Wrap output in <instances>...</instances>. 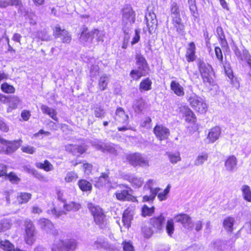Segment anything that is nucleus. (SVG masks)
Returning a JSON list of instances; mask_svg holds the SVG:
<instances>
[{"label": "nucleus", "mask_w": 251, "mask_h": 251, "mask_svg": "<svg viewBox=\"0 0 251 251\" xmlns=\"http://www.w3.org/2000/svg\"><path fill=\"white\" fill-rule=\"evenodd\" d=\"M52 234L56 236L51 246V251H75L77 242L74 239H64V233L56 229L52 230Z\"/></svg>", "instance_id": "f257e3e1"}, {"label": "nucleus", "mask_w": 251, "mask_h": 251, "mask_svg": "<svg viewBox=\"0 0 251 251\" xmlns=\"http://www.w3.org/2000/svg\"><path fill=\"white\" fill-rule=\"evenodd\" d=\"M87 208L93 216L95 224L101 229L108 227V221L102 209L99 206L89 203Z\"/></svg>", "instance_id": "f03ea898"}, {"label": "nucleus", "mask_w": 251, "mask_h": 251, "mask_svg": "<svg viewBox=\"0 0 251 251\" xmlns=\"http://www.w3.org/2000/svg\"><path fill=\"white\" fill-rule=\"evenodd\" d=\"M198 66L203 83L206 86L211 85L214 82L212 77L213 68L211 66L201 60H199Z\"/></svg>", "instance_id": "7ed1b4c3"}, {"label": "nucleus", "mask_w": 251, "mask_h": 251, "mask_svg": "<svg viewBox=\"0 0 251 251\" xmlns=\"http://www.w3.org/2000/svg\"><path fill=\"white\" fill-rule=\"evenodd\" d=\"M135 20V14L131 7H126L123 10L122 30L125 31L131 29L132 25Z\"/></svg>", "instance_id": "20e7f679"}, {"label": "nucleus", "mask_w": 251, "mask_h": 251, "mask_svg": "<svg viewBox=\"0 0 251 251\" xmlns=\"http://www.w3.org/2000/svg\"><path fill=\"white\" fill-rule=\"evenodd\" d=\"M126 158L128 163L134 167H146L149 165L148 160L139 152L127 154Z\"/></svg>", "instance_id": "39448f33"}, {"label": "nucleus", "mask_w": 251, "mask_h": 251, "mask_svg": "<svg viewBox=\"0 0 251 251\" xmlns=\"http://www.w3.org/2000/svg\"><path fill=\"white\" fill-rule=\"evenodd\" d=\"M188 100L192 107L196 111L204 113L207 111V106L203 99L194 93L190 94Z\"/></svg>", "instance_id": "423d86ee"}, {"label": "nucleus", "mask_w": 251, "mask_h": 251, "mask_svg": "<svg viewBox=\"0 0 251 251\" xmlns=\"http://www.w3.org/2000/svg\"><path fill=\"white\" fill-rule=\"evenodd\" d=\"M25 243L32 245L35 241V227L31 220L26 219L25 222Z\"/></svg>", "instance_id": "0eeeda50"}, {"label": "nucleus", "mask_w": 251, "mask_h": 251, "mask_svg": "<svg viewBox=\"0 0 251 251\" xmlns=\"http://www.w3.org/2000/svg\"><path fill=\"white\" fill-rule=\"evenodd\" d=\"M0 143L6 147L4 151L8 154L15 152L21 146L23 141L21 139L10 141L3 139L0 136Z\"/></svg>", "instance_id": "6e6552de"}, {"label": "nucleus", "mask_w": 251, "mask_h": 251, "mask_svg": "<svg viewBox=\"0 0 251 251\" xmlns=\"http://www.w3.org/2000/svg\"><path fill=\"white\" fill-rule=\"evenodd\" d=\"M146 25L150 34L154 33L157 29L158 22L155 14L148 9V12L145 15Z\"/></svg>", "instance_id": "1a4fd4ad"}, {"label": "nucleus", "mask_w": 251, "mask_h": 251, "mask_svg": "<svg viewBox=\"0 0 251 251\" xmlns=\"http://www.w3.org/2000/svg\"><path fill=\"white\" fill-rule=\"evenodd\" d=\"M137 69L131 71L130 75L133 79L138 80L141 77L146 75L149 71V67L147 64L137 65Z\"/></svg>", "instance_id": "9d476101"}, {"label": "nucleus", "mask_w": 251, "mask_h": 251, "mask_svg": "<svg viewBox=\"0 0 251 251\" xmlns=\"http://www.w3.org/2000/svg\"><path fill=\"white\" fill-rule=\"evenodd\" d=\"M65 148L67 152L77 156L83 154L87 150V146L84 144L81 145L67 144Z\"/></svg>", "instance_id": "9b49d317"}, {"label": "nucleus", "mask_w": 251, "mask_h": 251, "mask_svg": "<svg viewBox=\"0 0 251 251\" xmlns=\"http://www.w3.org/2000/svg\"><path fill=\"white\" fill-rule=\"evenodd\" d=\"M120 188H122L121 190H118L115 193L116 198L120 201H133L135 198L133 197L130 194L131 189L126 186H121Z\"/></svg>", "instance_id": "f8f14e48"}, {"label": "nucleus", "mask_w": 251, "mask_h": 251, "mask_svg": "<svg viewBox=\"0 0 251 251\" xmlns=\"http://www.w3.org/2000/svg\"><path fill=\"white\" fill-rule=\"evenodd\" d=\"M156 137L160 140L167 139L170 135V130L163 125H156L153 129Z\"/></svg>", "instance_id": "ddd939ff"}, {"label": "nucleus", "mask_w": 251, "mask_h": 251, "mask_svg": "<svg viewBox=\"0 0 251 251\" xmlns=\"http://www.w3.org/2000/svg\"><path fill=\"white\" fill-rule=\"evenodd\" d=\"M165 219L162 214L158 216L154 217L150 220V225L155 232H160L164 228Z\"/></svg>", "instance_id": "4468645a"}, {"label": "nucleus", "mask_w": 251, "mask_h": 251, "mask_svg": "<svg viewBox=\"0 0 251 251\" xmlns=\"http://www.w3.org/2000/svg\"><path fill=\"white\" fill-rule=\"evenodd\" d=\"M55 37L60 38L63 43H69L72 37L69 32L65 29H62L60 26H56L54 30Z\"/></svg>", "instance_id": "2eb2a0df"}, {"label": "nucleus", "mask_w": 251, "mask_h": 251, "mask_svg": "<svg viewBox=\"0 0 251 251\" xmlns=\"http://www.w3.org/2000/svg\"><path fill=\"white\" fill-rule=\"evenodd\" d=\"M92 246L94 249H100L103 248L108 251H116V247L112 244L107 242L104 238L99 237L93 244Z\"/></svg>", "instance_id": "dca6fc26"}, {"label": "nucleus", "mask_w": 251, "mask_h": 251, "mask_svg": "<svg viewBox=\"0 0 251 251\" xmlns=\"http://www.w3.org/2000/svg\"><path fill=\"white\" fill-rule=\"evenodd\" d=\"M176 221L182 224L183 226L186 229L191 230L193 228L194 224L191 218L186 214H181L175 217Z\"/></svg>", "instance_id": "f3484780"}, {"label": "nucleus", "mask_w": 251, "mask_h": 251, "mask_svg": "<svg viewBox=\"0 0 251 251\" xmlns=\"http://www.w3.org/2000/svg\"><path fill=\"white\" fill-rule=\"evenodd\" d=\"M95 186L98 188L102 187H109L111 186L108 173H102L100 177L96 178Z\"/></svg>", "instance_id": "a211bd4d"}, {"label": "nucleus", "mask_w": 251, "mask_h": 251, "mask_svg": "<svg viewBox=\"0 0 251 251\" xmlns=\"http://www.w3.org/2000/svg\"><path fill=\"white\" fill-rule=\"evenodd\" d=\"M79 40L81 43L85 45L92 42L93 36L91 34V31H89L87 27L83 26L81 28V33Z\"/></svg>", "instance_id": "6ab92c4d"}, {"label": "nucleus", "mask_w": 251, "mask_h": 251, "mask_svg": "<svg viewBox=\"0 0 251 251\" xmlns=\"http://www.w3.org/2000/svg\"><path fill=\"white\" fill-rule=\"evenodd\" d=\"M221 133L220 127L215 126L211 128L208 134L207 139L209 140L208 143H214L219 139Z\"/></svg>", "instance_id": "aec40b11"}, {"label": "nucleus", "mask_w": 251, "mask_h": 251, "mask_svg": "<svg viewBox=\"0 0 251 251\" xmlns=\"http://www.w3.org/2000/svg\"><path fill=\"white\" fill-rule=\"evenodd\" d=\"M188 48L187 49L185 56L188 62L194 61L196 58L195 55L196 46L194 42H190L188 45Z\"/></svg>", "instance_id": "412c9836"}, {"label": "nucleus", "mask_w": 251, "mask_h": 251, "mask_svg": "<svg viewBox=\"0 0 251 251\" xmlns=\"http://www.w3.org/2000/svg\"><path fill=\"white\" fill-rule=\"evenodd\" d=\"M126 179L133 186L139 188L141 187L144 183V179L142 177H137L134 175H128L125 176Z\"/></svg>", "instance_id": "4be33fe9"}, {"label": "nucleus", "mask_w": 251, "mask_h": 251, "mask_svg": "<svg viewBox=\"0 0 251 251\" xmlns=\"http://www.w3.org/2000/svg\"><path fill=\"white\" fill-rule=\"evenodd\" d=\"M38 224L39 226L47 232L50 231L53 228V225L48 219L41 218L38 220Z\"/></svg>", "instance_id": "5701e85b"}, {"label": "nucleus", "mask_w": 251, "mask_h": 251, "mask_svg": "<svg viewBox=\"0 0 251 251\" xmlns=\"http://www.w3.org/2000/svg\"><path fill=\"white\" fill-rule=\"evenodd\" d=\"M41 109L43 113L48 115L53 120L56 122L58 121V118L57 116V112L55 109L43 104L41 107Z\"/></svg>", "instance_id": "b1692460"}, {"label": "nucleus", "mask_w": 251, "mask_h": 251, "mask_svg": "<svg viewBox=\"0 0 251 251\" xmlns=\"http://www.w3.org/2000/svg\"><path fill=\"white\" fill-rule=\"evenodd\" d=\"M237 159L233 156H230L226 161L225 166L226 170L229 172H232L236 168Z\"/></svg>", "instance_id": "393cba45"}, {"label": "nucleus", "mask_w": 251, "mask_h": 251, "mask_svg": "<svg viewBox=\"0 0 251 251\" xmlns=\"http://www.w3.org/2000/svg\"><path fill=\"white\" fill-rule=\"evenodd\" d=\"M235 218L232 217H227L223 221V225L225 229L229 232L233 230V226L235 223Z\"/></svg>", "instance_id": "a878e982"}, {"label": "nucleus", "mask_w": 251, "mask_h": 251, "mask_svg": "<svg viewBox=\"0 0 251 251\" xmlns=\"http://www.w3.org/2000/svg\"><path fill=\"white\" fill-rule=\"evenodd\" d=\"M133 219V212L128 209H126L123 213L122 222L124 225L127 228L130 226L131 221Z\"/></svg>", "instance_id": "bb28decb"}, {"label": "nucleus", "mask_w": 251, "mask_h": 251, "mask_svg": "<svg viewBox=\"0 0 251 251\" xmlns=\"http://www.w3.org/2000/svg\"><path fill=\"white\" fill-rule=\"evenodd\" d=\"M116 120L119 121L123 124H127L128 120V116L125 114V111L122 108H117L116 112Z\"/></svg>", "instance_id": "cd10ccee"}, {"label": "nucleus", "mask_w": 251, "mask_h": 251, "mask_svg": "<svg viewBox=\"0 0 251 251\" xmlns=\"http://www.w3.org/2000/svg\"><path fill=\"white\" fill-rule=\"evenodd\" d=\"M171 88L178 96H182L184 95V89L179 83L175 81H172L171 83Z\"/></svg>", "instance_id": "c85d7f7f"}, {"label": "nucleus", "mask_w": 251, "mask_h": 251, "mask_svg": "<svg viewBox=\"0 0 251 251\" xmlns=\"http://www.w3.org/2000/svg\"><path fill=\"white\" fill-rule=\"evenodd\" d=\"M145 102L143 99L140 98L136 100L132 104V108L135 112L140 113L144 109Z\"/></svg>", "instance_id": "c756f323"}, {"label": "nucleus", "mask_w": 251, "mask_h": 251, "mask_svg": "<svg viewBox=\"0 0 251 251\" xmlns=\"http://www.w3.org/2000/svg\"><path fill=\"white\" fill-rule=\"evenodd\" d=\"M208 158V153L206 152H202L199 154L194 161L196 166L203 165Z\"/></svg>", "instance_id": "7c9ffc66"}, {"label": "nucleus", "mask_w": 251, "mask_h": 251, "mask_svg": "<svg viewBox=\"0 0 251 251\" xmlns=\"http://www.w3.org/2000/svg\"><path fill=\"white\" fill-rule=\"evenodd\" d=\"M119 147L112 143H106L104 144L103 152H109L110 153L117 155Z\"/></svg>", "instance_id": "2f4dec72"}, {"label": "nucleus", "mask_w": 251, "mask_h": 251, "mask_svg": "<svg viewBox=\"0 0 251 251\" xmlns=\"http://www.w3.org/2000/svg\"><path fill=\"white\" fill-rule=\"evenodd\" d=\"M20 102V100L18 97L15 96H9L8 102L9 105V108L7 110L8 112L10 111V109L12 110L17 108Z\"/></svg>", "instance_id": "473e14b6"}, {"label": "nucleus", "mask_w": 251, "mask_h": 251, "mask_svg": "<svg viewBox=\"0 0 251 251\" xmlns=\"http://www.w3.org/2000/svg\"><path fill=\"white\" fill-rule=\"evenodd\" d=\"M78 185L82 191H91L92 186V184L85 179H81L78 182Z\"/></svg>", "instance_id": "72a5a7b5"}, {"label": "nucleus", "mask_w": 251, "mask_h": 251, "mask_svg": "<svg viewBox=\"0 0 251 251\" xmlns=\"http://www.w3.org/2000/svg\"><path fill=\"white\" fill-rule=\"evenodd\" d=\"M166 154L167 155L170 161L172 164H176L181 160V157L179 152L169 151L167 152Z\"/></svg>", "instance_id": "f704fd0d"}, {"label": "nucleus", "mask_w": 251, "mask_h": 251, "mask_svg": "<svg viewBox=\"0 0 251 251\" xmlns=\"http://www.w3.org/2000/svg\"><path fill=\"white\" fill-rule=\"evenodd\" d=\"M91 34H92L93 39L96 38V41L98 42L103 41V38L105 36V32L103 30L94 29L91 31Z\"/></svg>", "instance_id": "c9c22d12"}, {"label": "nucleus", "mask_w": 251, "mask_h": 251, "mask_svg": "<svg viewBox=\"0 0 251 251\" xmlns=\"http://www.w3.org/2000/svg\"><path fill=\"white\" fill-rule=\"evenodd\" d=\"M152 82L149 78L143 79L140 84L139 90L141 92L149 91L151 89Z\"/></svg>", "instance_id": "e433bc0d"}, {"label": "nucleus", "mask_w": 251, "mask_h": 251, "mask_svg": "<svg viewBox=\"0 0 251 251\" xmlns=\"http://www.w3.org/2000/svg\"><path fill=\"white\" fill-rule=\"evenodd\" d=\"M215 249L217 251H228L230 247L226 241H217L215 243Z\"/></svg>", "instance_id": "4c0bfd02"}, {"label": "nucleus", "mask_w": 251, "mask_h": 251, "mask_svg": "<svg viewBox=\"0 0 251 251\" xmlns=\"http://www.w3.org/2000/svg\"><path fill=\"white\" fill-rule=\"evenodd\" d=\"M63 207L67 211L75 212L80 209L81 205L78 203L71 202L68 204H64Z\"/></svg>", "instance_id": "58836bf2"}, {"label": "nucleus", "mask_w": 251, "mask_h": 251, "mask_svg": "<svg viewBox=\"0 0 251 251\" xmlns=\"http://www.w3.org/2000/svg\"><path fill=\"white\" fill-rule=\"evenodd\" d=\"M216 32L218 35L221 45L223 47H226L227 45V41L226 39L225 35L222 27L218 26L216 29Z\"/></svg>", "instance_id": "ea45409f"}, {"label": "nucleus", "mask_w": 251, "mask_h": 251, "mask_svg": "<svg viewBox=\"0 0 251 251\" xmlns=\"http://www.w3.org/2000/svg\"><path fill=\"white\" fill-rule=\"evenodd\" d=\"M31 195L28 193L22 192L18 194L17 200L19 203H26L31 199Z\"/></svg>", "instance_id": "a19ab883"}, {"label": "nucleus", "mask_w": 251, "mask_h": 251, "mask_svg": "<svg viewBox=\"0 0 251 251\" xmlns=\"http://www.w3.org/2000/svg\"><path fill=\"white\" fill-rule=\"evenodd\" d=\"M160 190V189L158 187H156L155 188V189L151 190V192H150V195L149 196L145 195L143 197V201H153Z\"/></svg>", "instance_id": "79ce46f5"}, {"label": "nucleus", "mask_w": 251, "mask_h": 251, "mask_svg": "<svg viewBox=\"0 0 251 251\" xmlns=\"http://www.w3.org/2000/svg\"><path fill=\"white\" fill-rule=\"evenodd\" d=\"M241 190L244 199L248 201L251 202V190L250 186L244 185Z\"/></svg>", "instance_id": "37998d69"}, {"label": "nucleus", "mask_w": 251, "mask_h": 251, "mask_svg": "<svg viewBox=\"0 0 251 251\" xmlns=\"http://www.w3.org/2000/svg\"><path fill=\"white\" fill-rule=\"evenodd\" d=\"M0 248L4 251H14V246L8 240H1L0 242Z\"/></svg>", "instance_id": "c03bdc74"}, {"label": "nucleus", "mask_w": 251, "mask_h": 251, "mask_svg": "<svg viewBox=\"0 0 251 251\" xmlns=\"http://www.w3.org/2000/svg\"><path fill=\"white\" fill-rule=\"evenodd\" d=\"M109 81L108 76L107 75H102L99 80V87L101 91L105 90Z\"/></svg>", "instance_id": "a18cd8bd"}, {"label": "nucleus", "mask_w": 251, "mask_h": 251, "mask_svg": "<svg viewBox=\"0 0 251 251\" xmlns=\"http://www.w3.org/2000/svg\"><path fill=\"white\" fill-rule=\"evenodd\" d=\"M184 110L185 120L188 122H194L195 116L193 111L188 107H184Z\"/></svg>", "instance_id": "49530a36"}, {"label": "nucleus", "mask_w": 251, "mask_h": 251, "mask_svg": "<svg viewBox=\"0 0 251 251\" xmlns=\"http://www.w3.org/2000/svg\"><path fill=\"white\" fill-rule=\"evenodd\" d=\"M241 57H238V59L242 61H245L248 64L251 63V55L249 51L244 47H243Z\"/></svg>", "instance_id": "de8ad7c7"}, {"label": "nucleus", "mask_w": 251, "mask_h": 251, "mask_svg": "<svg viewBox=\"0 0 251 251\" xmlns=\"http://www.w3.org/2000/svg\"><path fill=\"white\" fill-rule=\"evenodd\" d=\"M94 114L96 117L103 118L105 114V110L99 105H96L93 108Z\"/></svg>", "instance_id": "09e8293b"}, {"label": "nucleus", "mask_w": 251, "mask_h": 251, "mask_svg": "<svg viewBox=\"0 0 251 251\" xmlns=\"http://www.w3.org/2000/svg\"><path fill=\"white\" fill-rule=\"evenodd\" d=\"M166 230L168 235L170 237H172L175 231L174 223L172 219L168 220L166 226Z\"/></svg>", "instance_id": "8fccbe9b"}, {"label": "nucleus", "mask_w": 251, "mask_h": 251, "mask_svg": "<svg viewBox=\"0 0 251 251\" xmlns=\"http://www.w3.org/2000/svg\"><path fill=\"white\" fill-rule=\"evenodd\" d=\"M78 178L77 174L75 172H68L65 177L66 182L70 183L75 182Z\"/></svg>", "instance_id": "3c124183"}, {"label": "nucleus", "mask_w": 251, "mask_h": 251, "mask_svg": "<svg viewBox=\"0 0 251 251\" xmlns=\"http://www.w3.org/2000/svg\"><path fill=\"white\" fill-rule=\"evenodd\" d=\"M154 212V207H148L147 205H144L142 208V215L143 217L151 216Z\"/></svg>", "instance_id": "603ef678"}, {"label": "nucleus", "mask_w": 251, "mask_h": 251, "mask_svg": "<svg viewBox=\"0 0 251 251\" xmlns=\"http://www.w3.org/2000/svg\"><path fill=\"white\" fill-rule=\"evenodd\" d=\"M37 167L44 169L47 172L51 171L53 169V165L47 160H45L44 163H39Z\"/></svg>", "instance_id": "864d4df0"}, {"label": "nucleus", "mask_w": 251, "mask_h": 251, "mask_svg": "<svg viewBox=\"0 0 251 251\" xmlns=\"http://www.w3.org/2000/svg\"><path fill=\"white\" fill-rule=\"evenodd\" d=\"M171 186L169 184L166 189L162 192L158 193L157 197L159 201H162L165 200L167 198V195L169 194Z\"/></svg>", "instance_id": "5fc2aeb1"}, {"label": "nucleus", "mask_w": 251, "mask_h": 251, "mask_svg": "<svg viewBox=\"0 0 251 251\" xmlns=\"http://www.w3.org/2000/svg\"><path fill=\"white\" fill-rule=\"evenodd\" d=\"M128 30L125 31V30H123L124 33V38L122 44V48L124 49H126L127 47L129 40L130 39L129 33L131 29H127Z\"/></svg>", "instance_id": "6e6d98bb"}, {"label": "nucleus", "mask_w": 251, "mask_h": 251, "mask_svg": "<svg viewBox=\"0 0 251 251\" xmlns=\"http://www.w3.org/2000/svg\"><path fill=\"white\" fill-rule=\"evenodd\" d=\"M1 89L3 92L6 93H13L15 92L14 87L7 83L1 84Z\"/></svg>", "instance_id": "4d7b16f0"}, {"label": "nucleus", "mask_w": 251, "mask_h": 251, "mask_svg": "<svg viewBox=\"0 0 251 251\" xmlns=\"http://www.w3.org/2000/svg\"><path fill=\"white\" fill-rule=\"evenodd\" d=\"M142 232L145 237L149 238L152 235L153 232L155 231L153 228L144 226L142 227Z\"/></svg>", "instance_id": "13d9d810"}, {"label": "nucleus", "mask_w": 251, "mask_h": 251, "mask_svg": "<svg viewBox=\"0 0 251 251\" xmlns=\"http://www.w3.org/2000/svg\"><path fill=\"white\" fill-rule=\"evenodd\" d=\"M91 144L97 150L101 151L103 152L105 144H103L101 141L95 140L91 142Z\"/></svg>", "instance_id": "bf43d9fd"}, {"label": "nucleus", "mask_w": 251, "mask_h": 251, "mask_svg": "<svg viewBox=\"0 0 251 251\" xmlns=\"http://www.w3.org/2000/svg\"><path fill=\"white\" fill-rule=\"evenodd\" d=\"M9 181L14 184H18L20 181V178L14 173H10L7 175V177Z\"/></svg>", "instance_id": "052dcab7"}, {"label": "nucleus", "mask_w": 251, "mask_h": 251, "mask_svg": "<svg viewBox=\"0 0 251 251\" xmlns=\"http://www.w3.org/2000/svg\"><path fill=\"white\" fill-rule=\"evenodd\" d=\"M188 4L189 7V9L191 11L192 15L196 17L195 14L197 11V8L196 5V0H188Z\"/></svg>", "instance_id": "680f3d73"}, {"label": "nucleus", "mask_w": 251, "mask_h": 251, "mask_svg": "<svg viewBox=\"0 0 251 251\" xmlns=\"http://www.w3.org/2000/svg\"><path fill=\"white\" fill-rule=\"evenodd\" d=\"M180 15L178 6L176 2H173L171 4V16H178Z\"/></svg>", "instance_id": "e2e57ef3"}, {"label": "nucleus", "mask_w": 251, "mask_h": 251, "mask_svg": "<svg viewBox=\"0 0 251 251\" xmlns=\"http://www.w3.org/2000/svg\"><path fill=\"white\" fill-rule=\"evenodd\" d=\"M136 65L147 64V62L144 56L141 53H136L135 55Z\"/></svg>", "instance_id": "0e129e2a"}, {"label": "nucleus", "mask_w": 251, "mask_h": 251, "mask_svg": "<svg viewBox=\"0 0 251 251\" xmlns=\"http://www.w3.org/2000/svg\"><path fill=\"white\" fill-rule=\"evenodd\" d=\"M38 37L42 41H49L50 40V36L45 31H41L37 33Z\"/></svg>", "instance_id": "69168bd1"}, {"label": "nucleus", "mask_w": 251, "mask_h": 251, "mask_svg": "<svg viewBox=\"0 0 251 251\" xmlns=\"http://www.w3.org/2000/svg\"><path fill=\"white\" fill-rule=\"evenodd\" d=\"M225 69V73L229 79H232L233 77V75L232 70L229 67L228 64H225L223 65Z\"/></svg>", "instance_id": "338daca9"}, {"label": "nucleus", "mask_w": 251, "mask_h": 251, "mask_svg": "<svg viewBox=\"0 0 251 251\" xmlns=\"http://www.w3.org/2000/svg\"><path fill=\"white\" fill-rule=\"evenodd\" d=\"M123 246L124 251H134L133 246L130 242H124Z\"/></svg>", "instance_id": "774afa93"}]
</instances>
